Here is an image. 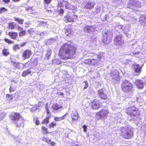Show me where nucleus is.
Segmentation results:
<instances>
[{
    "label": "nucleus",
    "instance_id": "nucleus-1",
    "mask_svg": "<svg viewBox=\"0 0 146 146\" xmlns=\"http://www.w3.org/2000/svg\"><path fill=\"white\" fill-rule=\"evenodd\" d=\"M76 50L77 48L74 45L64 43L59 49L58 56L62 60L69 59L75 54Z\"/></svg>",
    "mask_w": 146,
    "mask_h": 146
},
{
    "label": "nucleus",
    "instance_id": "nucleus-2",
    "mask_svg": "<svg viewBox=\"0 0 146 146\" xmlns=\"http://www.w3.org/2000/svg\"><path fill=\"white\" fill-rule=\"evenodd\" d=\"M125 112L128 115L131 116L134 120L139 117V111L138 109L135 106H132L127 108Z\"/></svg>",
    "mask_w": 146,
    "mask_h": 146
},
{
    "label": "nucleus",
    "instance_id": "nucleus-3",
    "mask_svg": "<svg viewBox=\"0 0 146 146\" xmlns=\"http://www.w3.org/2000/svg\"><path fill=\"white\" fill-rule=\"evenodd\" d=\"M120 131V135L123 138L128 139L133 137V132L128 127H122Z\"/></svg>",
    "mask_w": 146,
    "mask_h": 146
},
{
    "label": "nucleus",
    "instance_id": "nucleus-4",
    "mask_svg": "<svg viewBox=\"0 0 146 146\" xmlns=\"http://www.w3.org/2000/svg\"><path fill=\"white\" fill-rule=\"evenodd\" d=\"M133 85L129 81L125 80L121 84V88L124 92H127L133 90Z\"/></svg>",
    "mask_w": 146,
    "mask_h": 146
},
{
    "label": "nucleus",
    "instance_id": "nucleus-5",
    "mask_svg": "<svg viewBox=\"0 0 146 146\" xmlns=\"http://www.w3.org/2000/svg\"><path fill=\"white\" fill-rule=\"evenodd\" d=\"M9 116L11 120L14 122L17 127H19V125L16 122L19 121L21 118L22 117L21 114L17 112H13Z\"/></svg>",
    "mask_w": 146,
    "mask_h": 146
},
{
    "label": "nucleus",
    "instance_id": "nucleus-6",
    "mask_svg": "<svg viewBox=\"0 0 146 146\" xmlns=\"http://www.w3.org/2000/svg\"><path fill=\"white\" fill-rule=\"evenodd\" d=\"M102 106V103L97 99H95L91 102V108L92 109L97 110Z\"/></svg>",
    "mask_w": 146,
    "mask_h": 146
},
{
    "label": "nucleus",
    "instance_id": "nucleus-7",
    "mask_svg": "<svg viewBox=\"0 0 146 146\" xmlns=\"http://www.w3.org/2000/svg\"><path fill=\"white\" fill-rule=\"evenodd\" d=\"M109 113L108 110L106 109H102L96 113V116L100 118H105L108 116Z\"/></svg>",
    "mask_w": 146,
    "mask_h": 146
},
{
    "label": "nucleus",
    "instance_id": "nucleus-8",
    "mask_svg": "<svg viewBox=\"0 0 146 146\" xmlns=\"http://www.w3.org/2000/svg\"><path fill=\"white\" fill-rule=\"evenodd\" d=\"M97 95L100 99L106 100L108 99L107 94L105 93L103 88L100 89L97 91Z\"/></svg>",
    "mask_w": 146,
    "mask_h": 146
},
{
    "label": "nucleus",
    "instance_id": "nucleus-9",
    "mask_svg": "<svg viewBox=\"0 0 146 146\" xmlns=\"http://www.w3.org/2000/svg\"><path fill=\"white\" fill-rule=\"evenodd\" d=\"M77 16L75 14L70 15H67L65 17L64 21L66 22H73L77 19Z\"/></svg>",
    "mask_w": 146,
    "mask_h": 146
},
{
    "label": "nucleus",
    "instance_id": "nucleus-10",
    "mask_svg": "<svg viewBox=\"0 0 146 146\" xmlns=\"http://www.w3.org/2000/svg\"><path fill=\"white\" fill-rule=\"evenodd\" d=\"M32 54L31 50L26 49L23 52L21 56L24 60H25L29 58Z\"/></svg>",
    "mask_w": 146,
    "mask_h": 146
},
{
    "label": "nucleus",
    "instance_id": "nucleus-11",
    "mask_svg": "<svg viewBox=\"0 0 146 146\" xmlns=\"http://www.w3.org/2000/svg\"><path fill=\"white\" fill-rule=\"evenodd\" d=\"M122 36L121 35H116L114 40V44L116 46L121 45L122 44Z\"/></svg>",
    "mask_w": 146,
    "mask_h": 146
},
{
    "label": "nucleus",
    "instance_id": "nucleus-12",
    "mask_svg": "<svg viewBox=\"0 0 146 146\" xmlns=\"http://www.w3.org/2000/svg\"><path fill=\"white\" fill-rule=\"evenodd\" d=\"M132 66L135 73H137V75L140 74L142 68L141 66L139 64H133Z\"/></svg>",
    "mask_w": 146,
    "mask_h": 146
},
{
    "label": "nucleus",
    "instance_id": "nucleus-13",
    "mask_svg": "<svg viewBox=\"0 0 146 146\" xmlns=\"http://www.w3.org/2000/svg\"><path fill=\"white\" fill-rule=\"evenodd\" d=\"M136 86L139 89H142L144 88V83L143 81L140 80H137L134 82Z\"/></svg>",
    "mask_w": 146,
    "mask_h": 146
},
{
    "label": "nucleus",
    "instance_id": "nucleus-14",
    "mask_svg": "<svg viewBox=\"0 0 146 146\" xmlns=\"http://www.w3.org/2000/svg\"><path fill=\"white\" fill-rule=\"evenodd\" d=\"M71 115L73 121H77L79 117L78 112L76 110L73 111L71 114Z\"/></svg>",
    "mask_w": 146,
    "mask_h": 146
},
{
    "label": "nucleus",
    "instance_id": "nucleus-15",
    "mask_svg": "<svg viewBox=\"0 0 146 146\" xmlns=\"http://www.w3.org/2000/svg\"><path fill=\"white\" fill-rule=\"evenodd\" d=\"M10 38L13 40H16L18 37V33L15 31L9 32L7 34Z\"/></svg>",
    "mask_w": 146,
    "mask_h": 146
},
{
    "label": "nucleus",
    "instance_id": "nucleus-16",
    "mask_svg": "<svg viewBox=\"0 0 146 146\" xmlns=\"http://www.w3.org/2000/svg\"><path fill=\"white\" fill-rule=\"evenodd\" d=\"M95 5L94 3L91 1L88 2L85 5L84 8L86 9H91L93 8Z\"/></svg>",
    "mask_w": 146,
    "mask_h": 146
},
{
    "label": "nucleus",
    "instance_id": "nucleus-17",
    "mask_svg": "<svg viewBox=\"0 0 146 146\" xmlns=\"http://www.w3.org/2000/svg\"><path fill=\"white\" fill-rule=\"evenodd\" d=\"M65 34L67 36H70L73 35L74 32L71 29H66L65 31Z\"/></svg>",
    "mask_w": 146,
    "mask_h": 146
},
{
    "label": "nucleus",
    "instance_id": "nucleus-18",
    "mask_svg": "<svg viewBox=\"0 0 146 146\" xmlns=\"http://www.w3.org/2000/svg\"><path fill=\"white\" fill-rule=\"evenodd\" d=\"M41 130L44 134H48L51 133V132L48 131V128L44 126H41Z\"/></svg>",
    "mask_w": 146,
    "mask_h": 146
},
{
    "label": "nucleus",
    "instance_id": "nucleus-19",
    "mask_svg": "<svg viewBox=\"0 0 146 146\" xmlns=\"http://www.w3.org/2000/svg\"><path fill=\"white\" fill-rule=\"evenodd\" d=\"M51 116L50 115L48 117H47L44 119L41 122V123L42 124L47 125L49 123L50 121V119Z\"/></svg>",
    "mask_w": 146,
    "mask_h": 146
},
{
    "label": "nucleus",
    "instance_id": "nucleus-20",
    "mask_svg": "<svg viewBox=\"0 0 146 146\" xmlns=\"http://www.w3.org/2000/svg\"><path fill=\"white\" fill-rule=\"evenodd\" d=\"M68 114V113H65L63 116L61 117H55L54 118V120L55 121H60L62 120H64L65 118V116Z\"/></svg>",
    "mask_w": 146,
    "mask_h": 146
},
{
    "label": "nucleus",
    "instance_id": "nucleus-21",
    "mask_svg": "<svg viewBox=\"0 0 146 146\" xmlns=\"http://www.w3.org/2000/svg\"><path fill=\"white\" fill-rule=\"evenodd\" d=\"M13 98V97L12 95L9 94H7L6 95V99L9 102H11Z\"/></svg>",
    "mask_w": 146,
    "mask_h": 146
},
{
    "label": "nucleus",
    "instance_id": "nucleus-22",
    "mask_svg": "<svg viewBox=\"0 0 146 146\" xmlns=\"http://www.w3.org/2000/svg\"><path fill=\"white\" fill-rule=\"evenodd\" d=\"M32 71L30 69H27L23 71L22 74V76L23 77H25V76L31 74Z\"/></svg>",
    "mask_w": 146,
    "mask_h": 146
},
{
    "label": "nucleus",
    "instance_id": "nucleus-23",
    "mask_svg": "<svg viewBox=\"0 0 146 146\" xmlns=\"http://www.w3.org/2000/svg\"><path fill=\"white\" fill-rule=\"evenodd\" d=\"M14 20L17 22L18 24L22 25L23 23L24 20L22 19L16 17H14Z\"/></svg>",
    "mask_w": 146,
    "mask_h": 146
},
{
    "label": "nucleus",
    "instance_id": "nucleus-24",
    "mask_svg": "<svg viewBox=\"0 0 146 146\" xmlns=\"http://www.w3.org/2000/svg\"><path fill=\"white\" fill-rule=\"evenodd\" d=\"M52 52V51L50 49H48L45 55V58L47 60H48L50 58Z\"/></svg>",
    "mask_w": 146,
    "mask_h": 146
},
{
    "label": "nucleus",
    "instance_id": "nucleus-25",
    "mask_svg": "<svg viewBox=\"0 0 146 146\" xmlns=\"http://www.w3.org/2000/svg\"><path fill=\"white\" fill-rule=\"evenodd\" d=\"M90 65L95 66L98 64V60L96 59H90Z\"/></svg>",
    "mask_w": 146,
    "mask_h": 146
},
{
    "label": "nucleus",
    "instance_id": "nucleus-26",
    "mask_svg": "<svg viewBox=\"0 0 146 146\" xmlns=\"http://www.w3.org/2000/svg\"><path fill=\"white\" fill-rule=\"evenodd\" d=\"M92 27L90 26H86L84 28V31L87 33H90L91 31Z\"/></svg>",
    "mask_w": 146,
    "mask_h": 146
},
{
    "label": "nucleus",
    "instance_id": "nucleus-27",
    "mask_svg": "<svg viewBox=\"0 0 146 146\" xmlns=\"http://www.w3.org/2000/svg\"><path fill=\"white\" fill-rule=\"evenodd\" d=\"M56 126V123L55 122L53 121L49 123L48 125V127L50 129L53 128Z\"/></svg>",
    "mask_w": 146,
    "mask_h": 146
},
{
    "label": "nucleus",
    "instance_id": "nucleus-28",
    "mask_svg": "<svg viewBox=\"0 0 146 146\" xmlns=\"http://www.w3.org/2000/svg\"><path fill=\"white\" fill-rule=\"evenodd\" d=\"M3 54L5 56H7L9 54V52L7 49L4 48L2 51Z\"/></svg>",
    "mask_w": 146,
    "mask_h": 146
},
{
    "label": "nucleus",
    "instance_id": "nucleus-29",
    "mask_svg": "<svg viewBox=\"0 0 146 146\" xmlns=\"http://www.w3.org/2000/svg\"><path fill=\"white\" fill-rule=\"evenodd\" d=\"M104 34L106 35V36H104L102 40V42H107L108 35V33L106 32H105L104 33Z\"/></svg>",
    "mask_w": 146,
    "mask_h": 146
},
{
    "label": "nucleus",
    "instance_id": "nucleus-30",
    "mask_svg": "<svg viewBox=\"0 0 146 146\" xmlns=\"http://www.w3.org/2000/svg\"><path fill=\"white\" fill-rule=\"evenodd\" d=\"M8 28L11 29H15V25L14 23L11 22L8 24Z\"/></svg>",
    "mask_w": 146,
    "mask_h": 146
},
{
    "label": "nucleus",
    "instance_id": "nucleus-31",
    "mask_svg": "<svg viewBox=\"0 0 146 146\" xmlns=\"http://www.w3.org/2000/svg\"><path fill=\"white\" fill-rule=\"evenodd\" d=\"M20 47L19 45L17 44H14L13 46V49L14 51H16L20 49Z\"/></svg>",
    "mask_w": 146,
    "mask_h": 146
},
{
    "label": "nucleus",
    "instance_id": "nucleus-32",
    "mask_svg": "<svg viewBox=\"0 0 146 146\" xmlns=\"http://www.w3.org/2000/svg\"><path fill=\"white\" fill-rule=\"evenodd\" d=\"M52 108L55 110H57L61 108L57 104H54L52 106Z\"/></svg>",
    "mask_w": 146,
    "mask_h": 146
},
{
    "label": "nucleus",
    "instance_id": "nucleus-33",
    "mask_svg": "<svg viewBox=\"0 0 146 146\" xmlns=\"http://www.w3.org/2000/svg\"><path fill=\"white\" fill-rule=\"evenodd\" d=\"M4 40L5 42L9 44H13L14 43L13 41L9 39L5 38L4 39Z\"/></svg>",
    "mask_w": 146,
    "mask_h": 146
},
{
    "label": "nucleus",
    "instance_id": "nucleus-34",
    "mask_svg": "<svg viewBox=\"0 0 146 146\" xmlns=\"http://www.w3.org/2000/svg\"><path fill=\"white\" fill-rule=\"evenodd\" d=\"M26 34V32L25 30H23L20 31L19 33L20 37L22 36L25 35Z\"/></svg>",
    "mask_w": 146,
    "mask_h": 146
},
{
    "label": "nucleus",
    "instance_id": "nucleus-35",
    "mask_svg": "<svg viewBox=\"0 0 146 146\" xmlns=\"http://www.w3.org/2000/svg\"><path fill=\"white\" fill-rule=\"evenodd\" d=\"M42 140L43 141L48 144H49L50 143L51 140L50 139H48V138L46 137H43L42 139Z\"/></svg>",
    "mask_w": 146,
    "mask_h": 146
},
{
    "label": "nucleus",
    "instance_id": "nucleus-36",
    "mask_svg": "<svg viewBox=\"0 0 146 146\" xmlns=\"http://www.w3.org/2000/svg\"><path fill=\"white\" fill-rule=\"evenodd\" d=\"M8 9L5 7H1L0 8V14H2L3 13L7 12Z\"/></svg>",
    "mask_w": 146,
    "mask_h": 146
},
{
    "label": "nucleus",
    "instance_id": "nucleus-37",
    "mask_svg": "<svg viewBox=\"0 0 146 146\" xmlns=\"http://www.w3.org/2000/svg\"><path fill=\"white\" fill-rule=\"evenodd\" d=\"M90 59H87L84 60V63L86 65H90Z\"/></svg>",
    "mask_w": 146,
    "mask_h": 146
},
{
    "label": "nucleus",
    "instance_id": "nucleus-38",
    "mask_svg": "<svg viewBox=\"0 0 146 146\" xmlns=\"http://www.w3.org/2000/svg\"><path fill=\"white\" fill-rule=\"evenodd\" d=\"M44 105V104L43 102H39L37 104H36L35 105V107H42Z\"/></svg>",
    "mask_w": 146,
    "mask_h": 146
},
{
    "label": "nucleus",
    "instance_id": "nucleus-39",
    "mask_svg": "<svg viewBox=\"0 0 146 146\" xmlns=\"http://www.w3.org/2000/svg\"><path fill=\"white\" fill-rule=\"evenodd\" d=\"M27 32L30 35L32 34L34 32L33 29L32 28H31L30 29L28 30Z\"/></svg>",
    "mask_w": 146,
    "mask_h": 146
},
{
    "label": "nucleus",
    "instance_id": "nucleus-40",
    "mask_svg": "<svg viewBox=\"0 0 146 146\" xmlns=\"http://www.w3.org/2000/svg\"><path fill=\"white\" fill-rule=\"evenodd\" d=\"M35 125L38 126L40 124V121L38 118H36L35 120Z\"/></svg>",
    "mask_w": 146,
    "mask_h": 146
},
{
    "label": "nucleus",
    "instance_id": "nucleus-41",
    "mask_svg": "<svg viewBox=\"0 0 146 146\" xmlns=\"http://www.w3.org/2000/svg\"><path fill=\"white\" fill-rule=\"evenodd\" d=\"M44 3L48 5L51 2L52 0H43Z\"/></svg>",
    "mask_w": 146,
    "mask_h": 146
},
{
    "label": "nucleus",
    "instance_id": "nucleus-42",
    "mask_svg": "<svg viewBox=\"0 0 146 146\" xmlns=\"http://www.w3.org/2000/svg\"><path fill=\"white\" fill-rule=\"evenodd\" d=\"M84 83L85 84V86L84 88V89H85L87 88L88 87V84L87 81L86 80L84 81Z\"/></svg>",
    "mask_w": 146,
    "mask_h": 146
},
{
    "label": "nucleus",
    "instance_id": "nucleus-43",
    "mask_svg": "<svg viewBox=\"0 0 146 146\" xmlns=\"http://www.w3.org/2000/svg\"><path fill=\"white\" fill-rule=\"evenodd\" d=\"M58 13L59 14H62L64 13V11L63 9H60V10L58 11Z\"/></svg>",
    "mask_w": 146,
    "mask_h": 146
},
{
    "label": "nucleus",
    "instance_id": "nucleus-44",
    "mask_svg": "<svg viewBox=\"0 0 146 146\" xmlns=\"http://www.w3.org/2000/svg\"><path fill=\"white\" fill-rule=\"evenodd\" d=\"M82 127L84 131V132H86L87 129V126L86 125H84L82 126Z\"/></svg>",
    "mask_w": 146,
    "mask_h": 146
},
{
    "label": "nucleus",
    "instance_id": "nucleus-45",
    "mask_svg": "<svg viewBox=\"0 0 146 146\" xmlns=\"http://www.w3.org/2000/svg\"><path fill=\"white\" fill-rule=\"evenodd\" d=\"M9 90L10 92H13L15 91V89L12 86H10L9 88Z\"/></svg>",
    "mask_w": 146,
    "mask_h": 146
},
{
    "label": "nucleus",
    "instance_id": "nucleus-46",
    "mask_svg": "<svg viewBox=\"0 0 146 146\" xmlns=\"http://www.w3.org/2000/svg\"><path fill=\"white\" fill-rule=\"evenodd\" d=\"M50 145L52 146H54L56 145V143L54 141H51L50 143Z\"/></svg>",
    "mask_w": 146,
    "mask_h": 146
},
{
    "label": "nucleus",
    "instance_id": "nucleus-47",
    "mask_svg": "<svg viewBox=\"0 0 146 146\" xmlns=\"http://www.w3.org/2000/svg\"><path fill=\"white\" fill-rule=\"evenodd\" d=\"M23 29V28L20 26H18L17 29L19 31H21Z\"/></svg>",
    "mask_w": 146,
    "mask_h": 146
},
{
    "label": "nucleus",
    "instance_id": "nucleus-48",
    "mask_svg": "<svg viewBox=\"0 0 146 146\" xmlns=\"http://www.w3.org/2000/svg\"><path fill=\"white\" fill-rule=\"evenodd\" d=\"M12 63L14 66L16 65V66H17L20 64V63L19 62L16 63L15 62H13L12 61Z\"/></svg>",
    "mask_w": 146,
    "mask_h": 146
},
{
    "label": "nucleus",
    "instance_id": "nucleus-49",
    "mask_svg": "<svg viewBox=\"0 0 146 146\" xmlns=\"http://www.w3.org/2000/svg\"><path fill=\"white\" fill-rule=\"evenodd\" d=\"M57 6L59 7H61L62 6V2L58 3Z\"/></svg>",
    "mask_w": 146,
    "mask_h": 146
},
{
    "label": "nucleus",
    "instance_id": "nucleus-50",
    "mask_svg": "<svg viewBox=\"0 0 146 146\" xmlns=\"http://www.w3.org/2000/svg\"><path fill=\"white\" fill-rule=\"evenodd\" d=\"M3 1L5 3H8L10 2V0H3Z\"/></svg>",
    "mask_w": 146,
    "mask_h": 146
},
{
    "label": "nucleus",
    "instance_id": "nucleus-51",
    "mask_svg": "<svg viewBox=\"0 0 146 146\" xmlns=\"http://www.w3.org/2000/svg\"><path fill=\"white\" fill-rule=\"evenodd\" d=\"M26 44V42H25L23 43H21L20 44V46L21 47H23Z\"/></svg>",
    "mask_w": 146,
    "mask_h": 146
},
{
    "label": "nucleus",
    "instance_id": "nucleus-52",
    "mask_svg": "<svg viewBox=\"0 0 146 146\" xmlns=\"http://www.w3.org/2000/svg\"><path fill=\"white\" fill-rule=\"evenodd\" d=\"M97 58L99 60H100L101 59V58H102V56L100 54L97 55Z\"/></svg>",
    "mask_w": 146,
    "mask_h": 146
},
{
    "label": "nucleus",
    "instance_id": "nucleus-53",
    "mask_svg": "<svg viewBox=\"0 0 146 146\" xmlns=\"http://www.w3.org/2000/svg\"><path fill=\"white\" fill-rule=\"evenodd\" d=\"M46 113L47 114H49L50 113V111H49V110L47 108L46 109Z\"/></svg>",
    "mask_w": 146,
    "mask_h": 146
},
{
    "label": "nucleus",
    "instance_id": "nucleus-54",
    "mask_svg": "<svg viewBox=\"0 0 146 146\" xmlns=\"http://www.w3.org/2000/svg\"><path fill=\"white\" fill-rule=\"evenodd\" d=\"M34 61L36 62V64L35 65H36L37 64V60H34Z\"/></svg>",
    "mask_w": 146,
    "mask_h": 146
},
{
    "label": "nucleus",
    "instance_id": "nucleus-55",
    "mask_svg": "<svg viewBox=\"0 0 146 146\" xmlns=\"http://www.w3.org/2000/svg\"><path fill=\"white\" fill-rule=\"evenodd\" d=\"M13 1L17 2L19 1V0H12Z\"/></svg>",
    "mask_w": 146,
    "mask_h": 146
},
{
    "label": "nucleus",
    "instance_id": "nucleus-56",
    "mask_svg": "<svg viewBox=\"0 0 146 146\" xmlns=\"http://www.w3.org/2000/svg\"><path fill=\"white\" fill-rule=\"evenodd\" d=\"M60 95H64V94L62 92H61L60 94Z\"/></svg>",
    "mask_w": 146,
    "mask_h": 146
},
{
    "label": "nucleus",
    "instance_id": "nucleus-57",
    "mask_svg": "<svg viewBox=\"0 0 146 146\" xmlns=\"http://www.w3.org/2000/svg\"><path fill=\"white\" fill-rule=\"evenodd\" d=\"M111 38H112L113 37V35L112 34H111L110 35Z\"/></svg>",
    "mask_w": 146,
    "mask_h": 146
},
{
    "label": "nucleus",
    "instance_id": "nucleus-58",
    "mask_svg": "<svg viewBox=\"0 0 146 146\" xmlns=\"http://www.w3.org/2000/svg\"><path fill=\"white\" fill-rule=\"evenodd\" d=\"M145 95L146 96V90H145Z\"/></svg>",
    "mask_w": 146,
    "mask_h": 146
},
{
    "label": "nucleus",
    "instance_id": "nucleus-59",
    "mask_svg": "<svg viewBox=\"0 0 146 146\" xmlns=\"http://www.w3.org/2000/svg\"><path fill=\"white\" fill-rule=\"evenodd\" d=\"M1 33L0 32V35H1Z\"/></svg>",
    "mask_w": 146,
    "mask_h": 146
}]
</instances>
